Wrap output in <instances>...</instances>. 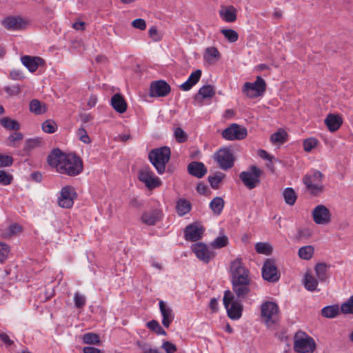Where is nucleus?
I'll list each match as a JSON object with an SVG mask.
<instances>
[{"instance_id": "nucleus-29", "label": "nucleus", "mask_w": 353, "mask_h": 353, "mask_svg": "<svg viewBox=\"0 0 353 353\" xmlns=\"http://www.w3.org/2000/svg\"><path fill=\"white\" fill-rule=\"evenodd\" d=\"M176 208L179 216H184L188 214L191 208V203L185 199H179L176 201Z\"/></svg>"}, {"instance_id": "nucleus-30", "label": "nucleus", "mask_w": 353, "mask_h": 353, "mask_svg": "<svg viewBox=\"0 0 353 353\" xmlns=\"http://www.w3.org/2000/svg\"><path fill=\"white\" fill-rule=\"evenodd\" d=\"M303 284L307 290L314 291L318 286V280L315 279L311 272H307L304 276Z\"/></svg>"}, {"instance_id": "nucleus-33", "label": "nucleus", "mask_w": 353, "mask_h": 353, "mask_svg": "<svg viewBox=\"0 0 353 353\" xmlns=\"http://www.w3.org/2000/svg\"><path fill=\"white\" fill-rule=\"evenodd\" d=\"M329 266L324 263H320L315 266V273L319 281H325L327 279Z\"/></svg>"}, {"instance_id": "nucleus-26", "label": "nucleus", "mask_w": 353, "mask_h": 353, "mask_svg": "<svg viewBox=\"0 0 353 353\" xmlns=\"http://www.w3.org/2000/svg\"><path fill=\"white\" fill-rule=\"evenodd\" d=\"M111 105L114 110L119 113H123L126 111L127 103L123 96L119 93L112 97Z\"/></svg>"}, {"instance_id": "nucleus-25", "label": "nucleus", "mask_w": 353, "mask_h": 353, "mask_svg": "<svg viewBox=\"0 0 353 353\" xmlns=\"http://www.w3.org/2000/svg\"><path fill=\"white\" fill-rule=\"evenodd\" d=\"M324 122L330 132H335L342 125L343 119L339 115L329 114L325 119Z\"/></svg>"}, {"instance_id": "nucleus-13", "label": "nucleus", "mask_w": 353, "mask_h": 353, "mask_svg": "<svg viewBox=\"0 0 353 353\" xmlns=\"http://www.w3.org/2000/svg\"><path fill=\"white\" fill-rule=\"evenodd\" d=\"M247 134V129L236 123L231 124L222 132V137L230 141L243 139Z\"/></svg>"}, {"instance_id": "nucleus-57", "label": "nucleus", "mask_w": 353, "mask_h": 353, "mask_svg": "<svg viewBox=\"0 0 353 353\" xmlns=\"http://www.w3.org/2000/svg\"><path fill=\"white\" fill-rule=\"evenodd\" d=\"M4 90L10 97L18 95L21 92V88L19 85L6 86Z\"/></svg>"}, {"instance_id": "nucleus-34", "label": "nucleus", "mask_w": 353, "mask_h": 353, "mask_svg": "<svg viewBox=\"0 0 353 353\" xmlns=\"http://www.w3.org/2000/svg\"><path fill=\"white\" fill-rule=\"evenodd\" d=\"M339 314L340 309L338 305L325 306L321 310V314L325 318L332 319Z\"/></svg>"}, {"instance_id": "nucleus-36", "label": "nucleus", "mask_w": 353, "mask_h": 353, "mask_svg": "<svg viewBox=\"0 0 353 353\" xmlns=\"http://www.w3.org/2000/svg\"><path fill=\"white\" fill-rule=\"evenodd\" d=\"M228 243V237L226 235L223 234L215 238L214 240L210 243V246L214 249H221L226 247Z\"/></svg>"}, {"instance_id": "nucleus-21", "label": "nucleus", "mask_w": 353, "mask_h": 353, "mask_svg": "<svg viewBox=\"0 0 353 353\" xmlns=\"http://www.w3.org/2000/svg\"><path fill=\"white\" fill-rule=\"evenodd\" d=\"M203 232V230L201 227L195 224L189 225L184 231L185 238L188 241H196L202 237Z\"/></svg>"}, {"instance_id": "nucleus-50", "label": "nucleus", "mask_w": 353, "mask_h": 353, "mask_svg": "<svg viewBox=\"0 0 353 353\" xmlns=\"http://www.w3.org/2000/svg\"><path fill=\"white\" fill-rule=\"evenodd\" d=\"M174 137L178 143H184L188 139V134L181 128H176L174 132Z\"/></svg>"}, {"instance_id": "nucleus-27", "label": "nucleus", "mask_w": 353, "mask_h": 353, "mask_svg": "<svg viewBox=\"0 0 353 353\" xmlns=\"http://www.w3.org/2000/svg\"><path fill=\"white\" fill-rule=\"evenodd\" d=\"M221 18L228 23L234 22L236 20V10L234 6H229L222 8L219 11Z\"/></svg>"}, {"instance_id": "nucleus-19", "label": "nucleus", "mask_w": 353, "mask_h": 353, "mask_svg": "<svg viewBox=\"0 0 353 353\" xmlns=\"http://www.w3.org/2000/svg\"><path fill=\"white\" fill-rule=\"evenodd\" d=\"M2 25L8 30H19L25 26V21L19 16H10L2 20Z\"/></svg>"}, {"instance_id": "nucleus-4", "label": "nucleus", "mask_w": 353, "mask_h": 353, "mask_svg": "<svg viewBox=\"0 0 353 353\" xmlns=\"http://www.w3.org/2000/svg\"><path fill=\"white\" fill-rule=\"evenodd\" d=\"M236 299L230 290H226L223 296V305L227 310L228 316L232 320H238L242 316L243 305L241 301Z\"/></svg>"}, {"instance_id": "nucleus-39", "label": "nucleus", "mask_w": 353, "mask_h": 353, "mask_svg": "<svg viewBox=\"0 0 353 353\" xmlns=\"http://www.w3.org/2000/svg\"><path fill=\"white\" fill-rule=\"evenodd\" d=\"M220 57V53L217 48L214 47L208 48L205 50V53L204 55V58L205 60L208 61H212L213 63L216 60H218Z\"/></svg>"}, {"instance_id": "nucleus-59", "label": "nucleus", "mask_w": 353, "mask_h": 353, "mask_svg": "<svg viewBox=\"0 0 353 353\" xmlns=\"http://www.w3.org/2000/svg\"><path fill=\"white\" fill-rule=\"evenodd\" d=\"M13 163V158L9 155H0V168L10 166Z\"/></svg>"}, {"instance_id": "nucleus-10", "label": "nucleus", "mask_w": 353, "mask_h": 353, "mask_svg": "<svg viewBox=\"0 0 353 353\" xmlns=\"http://www.w3.org/2000/svg\"><path fill=\"white\" fill-rule=\"evenodd\" d=\"M138 178L149 190H153L161 185V180L155 176L149 166H144L139 170Z\"/></svg>"}, {"instance_id": "nucleus-7", "label": "nucleus", "mask_w": 353, "mask_h": 353, "mask_svg": "<svg viewBox=\"0 0 353 353\" xmlns=\"http://www.w3.org/2000/svg\"><path fill=\"white\" fill-rule=\"evenodd\" d=\"M261 174V170L256 165H251L248 170L240 173L239 178L245 187L252 190L259 184Z\"/></svg>"}, {"instance_id": "nucleus-56", "label": "nucleus", "mask_w": 353, "mask_h": 353, "mask_svg": "<svg viewBox=\"0 0 353 353\" xmlns=\"http://www.w3.org/2000/svg\"><path fill=\"white\" fill-rule=\"evenodd\" d=\"M317 144V141L314 138H309L304 141L303 148L305 151L310 152Z\"/></svg>"}, {"instance_id": "nucleus-45", "label": "nucleus", "mask_w": 353, "mask_h": 353, "mask_svg": "<svg viewBox=\"0 0 353 353\" xmlns=\"http://www.w3.org/2000/svg\"><path fill=\"white\" fill-rule=\"evenodd\" d=\"M57 129V125L53 120L48 119L42 123V130L46 133H54Z\"/></svg>"}, {"instance_id": "nucleus-61", "label": "nucleus", "mask_w": 353, "mask_h": 353, "mask_svg": "<svg viewBox=\"0 0 353 353\" xmlns=\"http://www.w3.org/2000/svg\"><path fill=\"white\" fill-rule=\"evenodd\" d=\"M162 348L166 353H174L176 351V345L169 341H165L162 345Z\"/></svg>"}, {"instance_id": "nucleus-46", "label": "nucleus", "mask_w": 353, "mask_h": 353, "mask_svg": "<svg viewBox=\"0 0 353 353\" xmlns=\"http://www.w3.org/2000/svg\"><path fill=\"white\" fill-rule=\"evenodd\" d=\"M221 32L231 43H234L238 40V33L232 29H222Z\"/></svg>"}, {"instance_id": "nucleus-48", "label": "nucleus", "mask_w": 353, "mask_h": 353, "mask_svg": "<svg viewBox=\"0 0 353 353\" xmlns=\"http://www.w3.org/2000/svg\"><path fill=\"white\" fill-rule=\"evenodd\" d=\"M341 311L343 314H353V295L351 296L346 302L341 306Z\"/></svg>"}, {"instance_id": "nucleus-15", "label": "nucleus", "mask_w": 353, "mask_h": 353, "mask_svg": "<svg viewBox=\"0 0 353 353\" xmlns=\"http://www.w3.org/2000/svg\"><path fill=\"white\" fill-rule=\"evenodd\" d=\"M262 276L264 280L274 283L279 280L280 272L272 259H267L262 267Z\"/></svg>"}, {"instance_id": "nucleus-2", "label": "nucleus", "mask_w": 353, "mask_h": 353, "mask_svg": "<svg viewBox=\"0 0 353 353\" xmlns=\"http://www.w3.org/2000/svg\"><path fill=\"white\" fill-rule=\"evenodd\" d=\"M324 175L319 170H311L303 177V183L307 190L313 196H318L324 191Z\"/></svg>"}, {"instance_id": "nucleus-43", "label": "nucleus", "mask_w": 353, "mask_h": 353, "mask_svg": "<svg viewBox=\"0 0 353 353\" xmlns=\"http://www.w3.org/2000/svg\"><path fill=\"white\" fill-rule=\"evenodd\" d=\"M255 250L259 254L269 255L272 252V248L268 243L259 242L255 245Z\"/></svg>"}, {"instance_id": "nucleus-40", "label": "nucleus", "mask_w": 353, "mask_h": 353, "mask_svg": "<svg viewBox=\"0 0 353 353\" xmlns=\"http://www.w3.org/2000/svg\"><path fill=\"white\" fill-rule=\"evenodd\" d=\"M287 133L283 130H279L270 137L272 143H283L286 141Z\"/></svg>"}, {"instance_id": "nucleus-18", "label": "nucleus", "mask_w": 353, "mask_h": 353, "mask_svg": "<svg viewBox=\"0 0 353 353\" xmlns=\"http://www.w3.org/2000/svg\"><path fill=\"white\" fill-rule=\"evenodd\" d=\"M170 85L165 81H153L150 88V96L163 97L170 92Z\"/></svg>"}, {"instance_id": "nucleus-3", "label": "nucleus", "mask_w": 353, "mask_h": 353, "mask_svg": "<svg viewBox=\"0 0 353 353\" xmlns=\"http://www.w3.org/2000/svg\"><path fill=\"white\" fill-rule=\"evenodd\" d=\"M170 149L164 146L153 149L148 155L151 163L157 170L158 174H162L165 172V165L170 159Z\"/></svg>"}, {"instance_id": "nucleus-52", "label": "nucleus", "mask_w": 353, "mask_h": 353, "mask_svg": "<svg viewBox=\"0 0 353 353\" xmlns=\"http://www.w3.org/2000/svg\"><path fill=\"white\" fill-rule=\"evenodd\" d=\"M223 176V174L219 173L214 176H210L208 177L209 183L213 189H217L219 188V184L222 181Z\"/></svg>"}, {"instance_id": "nucleus-20", "label": "nucleus", "mask_w": 353, "mask_h": 353, "mask_svg": "<svg viewBox=\"0 0 353 353\" xmlns=\"http://www.w3.org/2000/svg\"><path fill=\"white\" fill-rule=\"evenodd\" d=\"M159 309L163 316L162 324L165 327L168 328L174 319V312L163 301H159Z\"/></svg>"}, {"instance_id": "nucleus-49", "label": "nucleus", "mask_w": 353, "mask_h": 353, "mask_svg": "<svg viewBox=\"0 0 353 353\" xmlns=\"http://www.w3.org/2000/svg\"><path fill=\"white\" fill-rule=\"evenodd\" d=\"M23 135L21 132H14L11 134L7 139L8 146L15 147L16 142L23 139Z\"/></svg>"}, {"instance_id": "nucleus-37", "label": "nucleus", "mask_w": 353, "mask_h": 353, "mask_svg": "<svg viewBox=\"0 0 353 353\" xmlns=\"http://www.w3.org/2000/svg\"><path fill=\"white\" fill-rule=\"evenodd\" d=\"M0 124L7 130H17L20 128L19 123L8 117H4L0 119Z\"/></svg>"}, {"instance_id": "nucleus-23", "label": "nucleus", "mask_w": 353, "mask_h": 353, "mask_svg": "<svg viewBox=\"0 0 353 353\" xmlns=\"http://www.w3.org/2000/svg\"><path fill=\"white\" fill-rule=\"evenodd\" d=\"M161 219V212L159 210L145 212L141 216L142 222L148 225H154Z\"/></svg>"}, {"instance_id": "nucleus-42", "label": "nucleus", "mask_w": 353, "mask_h": 353, "mask_svg": "<svg viewBox=\"0 0 353 353\" xmlns=\"http://www.w3.org/2000/svg\"><path fill=\"white\" fill-rule=\"evenodd\" d=\"M147 327L154 332L158 335H166V332L162 328L159 322L156 320H152L147 323Z\"/></svg>"}, {"instance_id": "nucleus-22", "label": "nucleus", "mask_w": 353, "mask_h": 353, "mask_svg": "<svg viewBox=\"0 0 353 353\" xmlns=\"http://www.w3.org/2000/svg\"><path fill=\"white\" fill-rule=\"evenodd\" d=\"M22 63L31 72H35L38 67L43 63V60L39 57L25 55L21 59Z\"/></svg>"}, {"instance_id": "nucleus-35", "label": "nucleus", "mask_w": 353, "mask_h": 353, "mask_svg": "<svg viewBox=\"0 0 353 353\" xmlns=\"http://www.w3.org/2000/svg\"><path fill=\"white\" fill-rule=\"evenodd\" d=\"M283 196L285 202L290 205H293L295 203L297 199L296 194L294 189L292 188H286L283 190Z\"/></svg>"}, {"instance_id": "nucleus-12", "label": "nucleus", "mask_w": 353, "mask_h": 353, "mask_svg": "<svg viewBox=\"0 0 353 353\" xmlns=\"http://www.w3.org/2000/svg\"><path fill=\"white\" fill-rule=\"evenodd\" d=\"M192 250L200 261L205 263H208L216 256L214 251L208 245L201 242L193 244L192 245Z\"/></svg>"}, {"instance_id": "nucleus-55", "label": "nucleus", "mask_w": 353, "mask_h": 353, "mask_svg": "<svg viewBox=\"0 0 353 353\" xmlns=\"http://www.w3.org/2000/svg\"><path fill=\"white\" fill-rule=\"evenodd\" d=\"M10 252L9 246L6 244L0 242V262L3 263L5 260L7 259L8 254Z\"/></svg>"}, {"instance_id": "nucleus-32", "label": "nucleus", "mask_w": 353, "mask_h": 353, "mask_svg": "<svg viewBox=\"0 0 353 353\" xmlns=\"http://www.w3.org/2000/svg\"><path fill=\"white\" fill-rule=\"evenodd\" d=\"M225 205L224 200L219 196L214 198L210 203V208L216 215H219Z\"/></svg>"}, {"instance_id": "nucleus-38", "label": "nucleus", "mask_w": 353, "mask_h": 353, "mask_svg": "<svg viewBox=\"0 0 353 353\" xmlns=\"http://www.w3.org/2000/svg\"><path fill=\"white\" fill-rule=\"evenodd\" d=\"M314 249L311 245H306L299 248L298 254L301 259L304 260L310 259L314 254Z\"/></svg>"}, {"instance_id": "nucleus-11", "label": "nucleus", "mask_w": 353, "mask_h": 353, "mask_svg": "<svg viewBox=\"0 0 353 353\" xmlns=\"http://www.w3.org/2000/svg\"><path fill=\"white\" fill-rule=\"evenodd\" d=\"M76 197L77 193L73 187L70 185L64 186L61 188L58 196V205L62 208H71L73 206L74 200Z\"/></svg>"}, {"instance_id": "nucleus-62", "label": "nucleus", "mask_w": 353, "mask_h": 353, "mask_svg": "<svg viewBox=\"0 0 353 353\" xmlns=\"http://www.w3.org/2000/svg\"><path fill=\"white\" fill-rule=\"evenodd\" d=\"M132 25L134 28L143 30L146 28V23L143 19H137L132 22Z\"/></svg>"}, {"instance_id": "nucleus-16", "label": "nucleus", "mask_w": 353, "mask_h": 353, "mask_svg": "<svg viewBox=\"0 0 353 353\" xmlns=\"http://www.w3.org/2000/svg\"><path fill=\"white\" fill-rule=\"evenodd\" d=\"M313 221L318 225H327L331 221V213L323 205H316L312 212Z\"/></svg>"}, {"instance_id": "nucleus-17", "label": "nucleus", "mask_w": 353, "mask_h": 353, "mask_svg": "<svg viewBox=\"0 0 353 353\" xmlns=\"http://www.w3.org/2000/svg\"><path fill=\"white\" fill-rule=\"evenodd\" d=\"M215 159L218 162L219 167L224 170H228L234 165V157L229 149L219 150L215 154Z\"/></svg>"}, {"instance_id": "nucleus-53", "label": "nucleus", "mask_w": 353, "mask_h": 353, "mask_svg": "<svg viewBox=\"0 0 353 353\" xmlns=\"http://www.w3.org/2000/svg\"><path fill=\"white\" fill-rule=\"evenodd\" d=\"M12 176L5 170H0V184L8 185L12 183Z\"/></svg>"}, {"instance_id": "nucleus-64", "label": "nucleus", "mask_w": 353, "mask_h": 353, "mask_svg": "<svg viewBox=\"0 0 353 353\" xmlns=\"http://www.w3.org/2000/svg\"><path fill=\"white\" fill-rule=\"evenodd\" d=\"M83 353H103L98 348L92 346L84 347L83 349Z\"/></svg>"}, {"instance_id": "nucleus-28", "label": "nucleus", "mask_w": 353, "mask_h": 353, "mask_svg": "<svg viewBox=\"0 0 353 353\" xmlns=\"http://www.w3.org/2000/svg\"><path fill=\"white\" fill-rule=\"evenodd\" d=\"M201 70H196L191 73L188 80L181 85V88L184 91L190 90L200 79Z\"/></svg>"}, {"instance_id": "nucleus-5", "label": "nucleus", "mask_w": 353, "mask_h": 353, "mask_svg": "<svg viewBox=\"0 0 353 353\" xmlns=\"http://www.w3.org/2000/svg\"><path fill=\"white\" fill-rule=\"evenodd\" d=\"M316 348L314 339L305 332L298 331L294 337V350L297 353H313Z\"/></svg>"}, {"instance_id": "nucleus-54", "label": "nucleus", "mask_w": 353, "mask_h": 353, "mask_svg": "<svg viewBox=\"0 0 353 353\" xmlns=\"http://www.w3.org/2000/svg\"><path fill=\"white\" fill-rule=\"evenodd\" d=\"M77 135L81 141L84 143H90L91 142L90 138L89 137L85 128L81 126L77 130Z\"/></svg>"}, {"instance_id": "nucleus-1", "label": "nucleus", "mask_w": 353, "mask_h": 353, "mask_svg": "<svg viewBox=\"0 0 353 353\" xmlns=\"http://www.w3.org/2000/svg\"><path fill=\"white\" fill-rule=\"evenodd\" d=\"M48 163L60 174L70 176L79 175L83 168L79 157L74 154H65L58 148L54 149L48 155Z\"/></svg>"}, {"instance_id": "nucleus-8", "label": "nucleus", "mask_w": 353, "mask_h": 353, "mask_svg": "<svg viewBox=\"0 0 353 353\" xmlns=\"http://www.w3.org/2000/svg\"><path fill=\"white\" fill-rule=\"evenodd\" d=\"M266 90V83L263 79L258 76L254 83L246 82L242 91L250 98H256L263 95Z\"/></svg>"}, {"instance_id": "nucleus-6", "label": "nucleus", "mask_w": 353, "mask_h": 353, "mask_svg": "<svg viewBox=\"0 0 353 353\" xmlns=\"http://www.w3.org/2000/svg\"><path fill=\"white\" fill-rule=\"evenodd\" d=\"M261 315L267 327L275 325L279 321V307L272 301H265L261 305Z\"/></svg>"}, {"instance_id": "nucleus-47", "label": "nucleus", "mask_w": 353, "mask_h": 353, "mask_svg": "<svg viewBox=\"0 0 353 353\" xmlns=\"http://www.w3.org/2000/svg\"><path fill=\"white\" fill-rule=\"evenodd\" d=\"M74 302L75 307L78 309L83 308L86 303V299L85 296L79 293V292H77L74 294Z\"/></svg>"}, {"instance_id": "nucleus-63", "label": "nucleus", "mask_w": 353, "mask_h": 353, "mask_svg": "<svg viewBox=\"0 0 353 353\" xmlns=\"http://www.w3.org/2000/svg\"><path fill=\"white\" fill-rule=\"evenodd\" d=\"M150 37L155 41H158L161 39L159 34L158 30L155 27H151L148 31Z\"/></svg>"}, {"instance_id": "nucleus-60", "label": "nucleus", "mask_w": 353, "mask_h": 353, "mask_svg": "<svg viewBox=\"0 0 353 353\" xmlns=\"http://www.w3.org/2000/svg\"><path fill=\"white\" fill-rule=\"evenodd\" d=\"M312 235V233L309 229L299 230L297 232V239L299 240L307 239Z\"/></svg>"}, {"instance_id": "nucleus-51", "label": "nucleus", "mask_w": 353, "mask_h": 353, "mask_svg": "<svg viewBox=\"0 0 353 353\" xmlns=\"http://www.w3.org/2000/svg\"><path fill=\"white\" fill-rule=\"evenodd\" d=\"M41 143L40 139H32L26 142L24 150L26 152H30L31 150L39 147Z\"/></svg>"}, {"instance_id": "nucleus-14", "label": "nucleus", "mask_w": 353, "mask_h": 353, "mask_svg": "<svg viewBox=\"0 0 353 353\" xmlns=\"http://www.w3.org/2000/svg\"><path fill=\"white\" fill-rule=\"evenodd\" d=\"M236 299L244 300L250 292L251 279L231 281Z\"/></svg>"}, {"instance_id": "nucleus-41", "label": "nucleus", "mask_w": 353, "mask_h": 353, "mask_svg": "<svg viewBox=\"0 0 353 353\" xmlns=\"http://www.w3.org/2000/svg\"><path fill=\"white\" fill-rule=\"evenodd\" d=\"M214 94V89L211 85H203L198 92V95L201 96L202 99L210 98L213 97Z\"/></svg>"}, {"instance_id": "nucleus-44", "label": "nucleus", "mask_w": 353, "mask_h": 353, "mask_svg": "<svg viewBox=\"0 0 353 353\" xmlns=\"http://www.w3.org/2000/svg\"><path fill=\"white\" fill-rule=\"evenodd\" d=\"M82 340L85 344H98L100 342L99 336L94 333H87L83 335Z\"/></svg>"}, {"instance_id": "nucleus-24", "label": "nucleus", "mask_w": 353, "mask_h": 353, "mask_svg": "<svg viewBox=\"0 0 353 353\" xmlns=\"http://www.w3.org/2000/svg\"><path fill=\"white\" fill-rule=\"evenodd\" d=\"M188 172L197 178H202L207 172L205 165L201 162L192 161L188 166Z\"/></svg>"}, {"instance_id": "nucleus-58", "label": "nucleus", "mask_w": 353, "mask_h": 353, "mask_svg": "<svg viewBox=\"0 0 353 353\" xmlns=\"http://www.w3.org/2000/svg\"><path fill=\"white\" fill-rule=\"evenodd\" d=\"M8 232L6 234H3V236H11L12 235H14L17 233H18L19 232H20L21 230V227L18 225V224H11L8 228Z\"/></svg>"}, {"instance_id": "nucleus-9", "label": "nucleus", "mask_w": 353, "mask_h": 353, "mask_svg": "<svg viewBox=\"0 0 353 353\" xmlns=\"http://www.w3.org/2000/svg\"><path fill=\"white\" fill-rule=\"evenodd\" d=\"M231 281L250 279V271L245 266L241 259L237 258L230 263Z\"/></svg>"}, {"instance_id": "nucleus-31", "label": "nucleus", "mask_w": 353, "mask_h": 353, "mask_svg": "<svg viewBox=\"0 0 353 353\" xmlns=\"http://www.w3.org/2000/svg\"><path fill=\"white\" fill-rule=\"evenodd\" d=\"M30 111L35 114L40 115L45 113L47 110L44 103H41L38 99H32L29 104Z\"/></svg>"}]
</instances>
